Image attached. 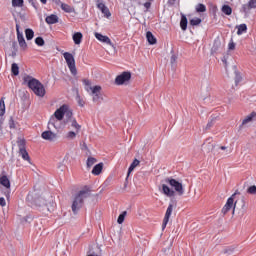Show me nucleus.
Masks as SVG:
<instances>
[{
  "label": "nucleus",
  "mask_w": 256,
  "mask_h": 256,
  "mask_svg": "<svg viewBox=\"0 0 256 256\" xmlns=\"http://www.w3.org/2000/svg\"><path fill=\"white\" fill-rule=\"evenodd\" d=\"M91 197V190L83 189L80 190L77 194H75L71 209L74 215H77L81 209H83V205H85V199Z\"/></svg>",
  "instance_id": "obj_1"
},
{
  "label": "nucleus",
  "mask_w": 256,
  "mask_h": 256,
  "mask_svg": "<svg viewBox=\"0 0 256 256\" xmlns=\"http://www.w3.org/2000/svg\"><path fill=\"white\" fill-rule=\"evenodd\" d=\"M240 207L243 213H247V202H245V197H242L240 200L233 201V196L228 198L226 204L222 208L223 215H227L228 211H231L232 209V215H235V209Z\"/></svg>",
  "instance_id": "obj_2"
},
{
  "label": "nucleus",
  "mask_w": 256,
  "mask_h": 256,
  "mask_svg": "<svg viewBox=\"0 0 256 256\" xmlns=\"http://www.w3.org/2000/svg\"><path fill=\"white\" fill-rule=\"evenodd\" d=\"M23 81L28 84L29 89H31L37 97H45V86H43L39 80L31 77L30 75H25L23 77Z\"/></svg>",
  "instance_id": "obj_3"
},
{
  "label": "nucleus",
  "mask_w": 256,
  "mask_h": 256,
  "mask_svg": "<svg viewBox=\"0 0 256 256\" xmlns=\"http://www.w3.org/2000/svg\"><path fill=\"white\" fill-rule=\"evenodd\" d=\"M83 83L86 87V91H91L92 93V101L96 103V105H101L103 101V95L101 94V86H91V81L84 79Z\"/></svg>",
  "instance_id": "obj_4"
},
{
  "label": "nucleus",
  "mask_w": 256,
  "mask_h": 256,
  "mask_svg": "<svg viewBox=\"0 0 256 256\" xmlns=\"http://www.w3.org/2000/svg\"><path fill=\"white\" fill-rule=\"evenodd\" d=\"M226 72L228 75H234L235 85H239L241 81H243V76L241 75V71L237 68L236 65H227Z\"/></svg>",
  "instance_id": "obj_5"
},
{
  "label": "nucleus",
  "mask_w": 256,
  "mask_h": 256,
  "mask_svg": "<svg viewBox=\"0 0 256 256\" xmlns=\"http://www.w3.org/2000/svg\"><path fill=\"white\" fill-rule=\"evenodd\" d=\"M164 183H168L170 187H173L178 195H183V193H185V190L183 189V184H181V182L177 181L176 179L166 178L164 179Z\"/></svg>",
  "instance_id": "obj_6"
},
{
  "label": "nucleus",
  "mask_w": 256,
  "mask_h": 256,
  "mask_svg": "<svg viewBox=\"0 0 256 256\" xmlns=\"http://www.w3.org/2000/svg\"><path fill=\"white\" fill-rule=\"evenodd\" d=\"M131 81V72L124 71L115 78V85H127Z\"/></svg>",
  "instance_id": "obj_7"
},
{
  "label": "nucleus",
  "mask_w": 256,
  "mask_h": 256,
  "mask_svg": "<svg viewBox=\"0 0 256 256\" xmlns=\"http://www.w3.org/2000/svg\"><path fill=\"white\" fill-rule=\"evenodd\" d=\"M0 183L3 185V187H6L7 190L4 192V195L7 201H9L11 197V181H9V178L4 175L0 177Z\"/></svg>",
  "instance_id": "obj_8"
},
{
  "label": "nucleus",
  "mask_w": 256,
  "mask_h": 256,
  "mask_svg": "<svg viewBox=\"0 0 256 256\" xmlns=\"http://www.w3.org/2000/svg\"><path fill=\"white\" fill-rule=\"evenodd\" d=\"M18 147L19 154L21 155L22 159H24V161H28V163H31V157H29V153L27 152V149H25V140H19Z\"/></svg>",
  "instance_id": "obj_9"
},
{
  "label": "nucleus",
  "mask_w": 256,
  "mask_h": 256,
  "mask_svg": "<svg viewBox=\"0 0 256 256\" xmlns=\"http://www.w3.org/2000/svg\"><path fill=\"white\" fill-rule=\"evenodd\" d=\"M16 33L19 46L23 51H25V49H27V42L25 41V37H23V33L19 31V25H16Z\"/></svg>",
  "instance_id": "obj_10"
},
{
  "label": "nucleus",
  "mask_w": 256,
  "mask_h": 256,
  "mask_svg": "<svg viewBox=\"0 0 256 256\" xmlns=\"http://www.w3.org/2000/svg\"><path fill=\"white\" fill-rule=\"evenodd\" d=\"M65 111H67V104H63L60 108H58L55 111V119H57V121H63V118L65 117Z\"/></svg>",
  "instance_id": "obj_11"
},
{
  "label": "nucleus",
  "mask_w": 256,
  "mask_h": 256,
  "mask_svg": "<svg viewBox=\"0 0 256 256\" xmlns=\"http://www.w3.org/2000/svg\"><path fill=\"white\" fill-rule=\"evenodd\" d=\"M171 213H173V204H169L164 219H163V223H162V229H165V227H167V223H169V219L171 217Z\"/></svg>",
  "instance_id": "obj_12"
},
{
  "label": "nucleus",
  "mask_w": 256,
  "mask_h": 256,
  "mask_svg": "<svg viewBox=\"0 0 256 256\" xmlns=\"http://www.w3.org/2000/svg\"><path fill=\"white\" fill-rule=\"evenodd\" d=\"M97 8L101 11V13L104 14V17H106V19H109V17H111V11H109V8L105 5V3L98 2Z\"/></svg>",
  "instance_id": "obj_13"
},
{
  "label": "nucleus",
  "mask_w": 256,
  "mask_h": 256,
  "mask_svg": "<svg viewBox=\"0 0 256 256\" xmlns=\"http://www.w3.org/2000/svg\"><path fill=\"white\" fill-rule=\"evenodd\" d=\"M42 139L45 141H55L57 139V134L53 133L51 130L44 131L41 134Z\"/></svg>",
  "instance_id": "obj_14"
},
{
  "label": "nucleus",
  "mask_w": 256,
  "mask_h": 256,
  "mask_svg": "<svg viewBox=\"0 0 256 256\" xmlns=\"http://www.w3.org/2000/svg\"><path fill=\"white\" fill-rule=\"evenodd\" d=\"M251 9H256V0H249L247 4L242 6V11L244 13H249Z\"/></svg>",
  "instance_id": "obj_15"
},
{
  "label": "nucleus",
  "mask_w": 256,
  "mask_h": 256,
  "mask_svg": "<svg viewBox=\"0 0 256 256\" xmlns=\"http://www.w3.org/2000/svg\"><path fill=\"white\" fill-rule=\"evenodd\" d=\"M45 22L48 25H55V23H59V16L51 14L45 18Z\"/></svg>",
  "instance_id": "obj_16"
},
{
  "label": "nucleus",
  "mask_w": 256,
  "mask_h": 256,
  "mask_svg": "<svg viewBox=\"0 0 256 256\" xmlns=\"http://www.w3.org/2000/svg\"><path fill=\"white\" fill-rule=\"evenodd\" d=\"M95 37L96 39H98V41H101V43H106V45H111V39L109 38V36H105L101 33H95Z\"/></svg>",
  "instance_id": "obj_17"
},
{
  "label": "nucleus",
  "mask_w": 256,
  "mask_h": 256,
  "mask_svg": "<svg viewBox=\"0 0 256 256\" xmlns=\"http://www.w3.org/2000/svg\"><path fill=\"white\" fill-rule=\"evenodd\" d=\"M162 192L164 195H166V197H175V191L169 188L167 184H162Z\"/></svg>",
  "instance_id": "obj_18"
},
{
  "label": "nucleus",
  "mask_w": 256,
  "mask_h": 256,
  "mask_svg": "<svg viewBox=\"0 0 256 256\" xmlns=\"http://www.w3.org/2000/svg\"><path fill=\"white\" fill-rule=\"evenodd\" d=\"M63 57L67 63V65H75V58L73 57V54L69 52H65L63 54Z\"/></svg>",
  "instance_id": "obj_19"
},
{
  "label": "nucleus",
  "mask_w": 256,
  "mask_h": 256,
  "mask_svg": "<svg viewBox=\"0 0 256 256\" xmlns=\"http://www.w3.org/2000/svg\"><path fill=\"white\" fill-rule=\"evenodd\" d=\"M72 39H73L75 45H81V42L83 41V33L75 32L72 36Z\"/></svg>",
  "instance_id": "obj_20"
},
{
  "label": "nucleus",
  "mask_w": 256,
  "mask_h": 256,
  "mask_svg": "<svg viewBox=\"0 0 256 256\" xmlns=\"http://www.w3.org/2000/svg\"><path fill=\"white\" fill-rule=\"evenodd\" d=\"M146 39L150 45H155V43H157V38H155L151 31L146 33Z\"/></svg>",
  "instance_id": "obj_21"
},
{
  "label": "nucleus",
  "mask_w": 256,
  "mask_h": 256,
  "mask_svg": "<svg viewBox=\"0 0 256 256\" xmlns=\"http://www.w3.org/2000/svg\"><path fill=\"white\" fill-rule=\"evenodd\" d=\"M102 171H103V162L94 166V168L92 169V174L93 175H101Z\"/></svg>",
  "instance_id": "obj_22"
},
{
  "label": "nucleus",
  "mask_w": 256,
  "mask_h": 256,
  "mask_svg": "<svg viewBox=\"0 0 256 256\" xmlns=\"http://www.w3.org/2000/svg\"><path fill=\"white\" fill-rule=\"evenodd\" d=\"M141 162L138 160V159H134V161L131 163L129 169H128V174H127V177H129V175H131V172L132 171H135V168L136 167H139V164Z\"/></svg>",
  "instance_id": "obj_23"
},
{
  "label": "nucleus",
  "mask_w": 256,
  "mask_h": 256,
  "mask_svg": "<svg viewBox=\"0 0 256 256\" xmlns=\"http://www.w3.org/2000/svg\"><path fill=\"white\" fill-rule=\"evenodd\" d=\"M64 116L66 117V123H69L73 119V112L69 109V105H67Z\"/></svg>",
  "instance_id": "obj_24"
},
{
  "label": "nucleus",
  "mask_w": 256,
  "mask_h": 256,
  "mask_svg": "<svg viewBox=\"0 0 256 256\" xmlns=\"http://www.w3.org/2000/svg\"><path fill=\"white\" fill-rule=\"evenodd\" d=\"M25 35H26L27 41H31V39H33V37H35V32L31 28H27L25 30Z\"/></svg>",
  "instance_id": "obj_25"
},
{
  "label": "nucleus",
  "mask_w": 256,
  "mask_h": 256,
  "mask_svg": "<svg viewBox=\"0 0 256 256\" xmlns=\"http://www.w3.org/2000/svg\"><path fill=\"white\" fill-rule=\"evenodd\" d=\"M237 29V35H243V33H247V24H240Z\"/></svg>",
  "instance_id": "obj_26"
},
{
  "label": "nucleus",
  "mask_w": 256,
  "mask_h": 256,
  "mask_svg": "<svg viewBox=\"0 0 256 256\" xmlns=\"http://www.w3.org/2000/svg\"><path fill=\"white\" fill-rule=\"evenodd\" d=\"M180 27L182 31H187V17L185 15H182L181 17Z\"/></svg>",
  "instance_id": "obj_27"
},
{
  "label": "nucleus",
  "mask_w": 256,
  "mask_h": 256,
  "mask_svg": "<svg viewBox=\"0 0 256 256\" xmlns=\"http://www.w3.org/2000/svg\"><path fill=\"white\" fill-rule=\"evenodd\" d=\"M207 141H210V140L209 139L206 140V142L203 144L204 149H206L208 152L213 151V149H215V144H213V142L207 143Z\"/></svg>",
  "instance_id": "obj_28"
},
{
  "label": "nucleus",
  "mask_w": 256,
  "mask_h": 256,
  "mask_svg": "<svg viewBox=\"0 0 256 256\" xmlns=\"http://www.w3.org/2000/svg\"><path fill=\"white\" fill-rule=\"evenodd\" d=\"M61 9L65 11V13H73V8L69 4L62 3Z\"/></svg>",
  "instance_id": "obj_29"
},
{
  "label": "nucleus",
  "mask_w": 256,
  "mask_h": 256,
  "mask_svg": "<svg viewBox=\"0 0 256 256\" xmlns=\"http://www.w3.org/2000/svg\"><path fill=\"white\" fill-rule=\"evenodd\" d=\"M253 117H255V112H252L250 115L246 116L242 121V125H247V123H251L253 121Z\"/></svg>",
  "instance_id": "obj_30"
},
{
  "label": "nucleus",
  "mask_w": 256,
  "mask_h": 256,
  "mask_svg": "<svg viewBox=\"0 0 256 256\" xmlns=\"http://www.w3.org/2000/svg\"><path fill=\"white\" fill-rule=\"evenodd\" d=\"M222 13H224L225 15H231V13H233V9L229 5H224L222 7Z\"/></svg>",
  "instance_id": "obj_31"
},
{
  "label": "nucleus",
  "mask_w": 256,
  "mask_h": 256,
  "mask_svg": "<svg viewBox=\"0 0 256 256\" xmlns=\"http://www.w3.org/2000/svg\"><path fill=\"white\" fill-rule=\"evenodd\" d=\"M5 98H1L0 100V117L5 115Z\"/></svg>",
  "instance_id": "obj_32"
},
{
  "label": "nucleus",
  "mask_w": 256,
  "mask_h": 256,
  "mask_svg": "<svg viewBox=\"0 0 256 256\" xmlns=\"http://www.w3.org/2000/svg\"><path fill=\"white\" fill-rule=\"evenodd\" d=\"M125 217H127V211H123V212L118 216L117 223H118L119 225H122V223L125 221Z\"/></svg>",
  "instance_id": "obj_33"
},
{
  "label": "nucleus",
  "mask_w": 256,
  "mask_h": 256,
  "mask_svg": "<svg viewBox=\"0 0 256 256\" xmlns=\"http://www.w3.org/2000/svg\"><path fill=\"white\" fill-rule=\"evenodd\" d=\"M205 11H207V6H205V4L196 5V12L197 13H205Z\"/></svg>",
  "instance_id": "obj_34"
},
{
  "label": "nucleus",
  "mask_w": 256,
  "mask_h": 256,
  "mask_svg": "<svg viewBox=\"0 0 256 256\" xmlns=\"http://www.w3.org/2000/svg\"><path fill=\"white\" fill-rule=\"evenodd\" d=\"M70 123H71V127L76 129L77 133H79V131L81 130V125H79V123H77V120L72 119V120H70Z\"/></svg>",
  "instance_id": "obj_35"
},
{
  "label": "nucleus",
  "mask_w": 256,
  "mask_h": 256,
  "mask_svg": "<svg viewBox=\"0 0 256 256\" xmlns=\"http://www.w3.org/2000/svg\"><path fill=\"white\" fill-rule=\"evenodd\" d=\"M101 255V248L99 246H95V251L90 250V254L88 256H99Z\"/></svg>",
  "instance_id": "obj_36"
},
{
  "label": "nucleus",
  "mask_w": 256,
  "mask_h": 256,
  "mask_svg": "<svg viewBox=\"0 0 256 256\" xmlns=\"http://www.w3.org/2000/svg\"><path fill=\"white\" fill-rule=\"evenodd\" d=\"M94 163H97V159L94 157H88L87 159V167L90 169V167H93Z\"/></svg>",
  "instance_id": "obj_37"
},
{
  "label": "nucleus",
  "mask_w": 256,
  "mask_h": 256,
  "mask_svg": "<svg viewBox=\"0 0 256 256\" xmlns=\"http://www.w3.org/2000/svg\"><path fill=\"white\" fill-rule=\"evenodd\" d=\"M190 25H192V27H195L197 25H201V18H193L190 20Z\"/></svg>",
  "instance_id": "obj_38"
},
{
  "label": "nucleus",
  "mask_w": 256,
  "mask_h": 256,
  "mask_svg": "<svg viewBox=\"0 0 256 256\" xmlns=\"http://www.w3.org/2000/svg\"><path fill=\"white\" fill-rule=\"evenodd\" d=\"M24 0H12V7H23Z\"/></svg>",
  "instance_id": "obj_39"
},
{
  "label": "nucleus",
  "mask_w": 256,
  "mask_h": 256,
  "mask_svg": "<svg viewBox=\"0 0 256 256\" xmlns=\"http://www.w3.org/2000/svg\"><path fill=\"white\" fill-rule=\"evenodd\" d=\"M35 43L38 47H43L45 45V40H43V37H37Z\"/></svg>",
  "instance_id": "obj_40"
},
{
  "label": "nucleus",
  "mask_w": 256,
  "mask_h": 256,
  "mask_svg": "<svg viewBox=\"0 0 256 256\" xmlns=\"http://www.w3.org/2000/svg\"><path fill=\"white\" fill-rule=\"evenodd\" d=\"M68 69L70 73L75 77L77 75V66L75 65H68Z\"/></svg>",
  "instance_id": "obj_41"
},
{
  "label": "nucleus",
  "mask_w": 256,
  "mask_h": 256,
  "mask_svg": "<svg viewBox=\"0 0 256 256\" xmlns=\"http://www.w3.org/2000/svg\"><path fill=\"white\" fill-rule=\"evenodd\" d=\"M11 71H12V75H14V76L19 75V66L12 65Z\"/></svg>",
  "instance_id": "obj_42"
},
{
  "label": "nucleus",
  "mask_w": 256,
  "mask_h": 256,
  "mask_svg": "<svg viewBox=\"0 0 256 256\" xmlns=\"http://www.w3.org/2000/svg\"><path fill=\"white\" fill-rule=\"evenodd\" d=\"M247 193H249L250 195H256V186H255V185L250 186V187L247 189Z\"/></svg>",
  "instance_id": "obj_43"
},
{
  "label": "nucleus",
  "mask_w": 256,
  "mask_h": 256,
  "mask_svg": "<svg viewBox=\"0 0 256 256\" xmlns=\"http://www.w3.org/2000/svg\"><path fill=\"white\" fill-rule=\"evenodd\" d=\"M75 137H77V133L70 131L67 133L66 138L67 139H75Z\"/></svg>",
  "instance_id": "obj_44"
},
{
  "label": "nucleus",
  "mask_w": 256,
  "mask_h": 256,
  "mask_svg": "<svg viewBox=\"0 0 256 256\" xmlns=\"http://www.w3.org/2000/svg\"><path fill=\"white\" fill-rule=\"evenodd\" d=\"M28 2L32 5V7H34V9H39V3L35 0H28Z\"/></svg>",
  "instance_id": "obj_45"
},
{
  "label": "nucleus",
  "mask_w": 256,
  "mask_h": 256,
  "mask_svg": "<svg viewBox=\"0 0 256 256\" xmlns=\"http://www.w3.org/2000/svg\"><path fill=\"white\" fill-rule=\"evenodd\" d=\"M55 123H57V120H55V118L50 119L48 123V129H51V127H55Z\"/></svg>",
  "instance_id": "obj_46"
},
{
  "label": "nucleus",
  "mask_w": 256,
  "mask_h": 256,
  "mask_svg": "<svg viewBox=\"0 0 256 256\" xmlns=\"http://www.w3.org/2000/svg\"><path fill=\"white\" fill-rule=\"evenodd\" d=\"M228 49H229L230 51L235 50V42H229V44H228Z\"/></svg>",
  "instance_id": "obj_47"
},
{
  "label": "nucleus",
  "mask_w": 256,
  "mask_h": 256,
  "mask_svg": "<svg viewBox=\"0 0 256 256\" xmlns=\"http://www.w3.org/2000/svg\"><path fill=\"white\" fill-rule=\"evenodd\" d=\"M5 205H7V202H5V198L1 197L0 198V206L5 207Z\"/></svg>",
  "instance_id": "obj_48"
},
{
  "label": "nucleus",
  "mask_w": 256,
  "mask_h": 256,
  "mask_svg": "<svg viewBox=\"0 0 256 256\" xmlns=\"http://www.w3.org/2000/svg\"><path fill=\"white\" fill-rule=\"evenodd\" d=\"M213 125H215V122L213 120H211L210 122H208V124L206 125V129H210Z\"/></svg>",
  "instance_id": "obj_49"
},
{
  "label": "nucleus",
  "mask_w": 256,
  "mask_h": 256,
  "mask_svg": "<svg viewBox=\"0 0 256 256\" xmlns=\"http://www.w3.org/2000/svg\"><path fill=\"white\" fill-rule=\"evenodd\" d=\"M9 125H10V128H11V129H14V127H15V122L13 121V118L10 119Z\"/></svg>",
  "instance_id": "obj_50"
},
{
  "label": "nucleus",
  "mask_w": 256,
  "mask_h": 256,
  "mask_svg": "<svg viewBox=\"0 0 256 256\" xmlns=\"http://www.w3.org/2000/svg\"><path fill=\"white\" fill-rule=\"evenodd\" d=\"M236 195H241V193L239 192V190H236L234 194H232L233 197V201H235V197Z\"/></svg>",
  "instance_id": "obj_51"
},
{
  "label": "nucleus",
  "mask_w": 256,
  "mask_h": 256,
  "mask_svg": "<svg viewBox=\"0 0 256 256\" xmlns=\"http://www.w3.org/2000/svg\"><path fill=\"white\" fill-rule=\"evenodd\" d=\"M234 249L233 248H229L225 250V253H233Z\"/></svg>",
  "instance_id": "obj_52"
},
{
  "label": "nucleus",
  "mask_w": 256,
  "mask_h": 256,
  "mask_svg": "<svg viewBox=\"0 0 256 256\" xmlns=\"http://www.w3.org/2000/svg\"><path fill=\"white\" fill-rule=\"evenodd\" d=\"M176 59H177V57H176L175 55H173V56L171 57V63H175Z\"/></svg>",
  "instance_id": "obj_53"
},
{
  "label": "nucleus",
  "mask_w": 256,
  "mask_h": 256,
  "mask_svg": "<svg viewBox=\"0 0 256 256\" xmlns=\"http://www.w3.org/2000/svg\"><path fill=\"white\" fill-rule=\"evenodd\" d=\"M144 7H146V9H149V7H151V3H149V2L145 3Z\"/></svg>",
  "instance_id": "obj_54"
},
{
  "label": "nucleus",
  "mask_w": 256,
  "mask_h": 256,
  "mask_svg": "<svg viewBox=\"0 0 256 256\" xmlns=\"http://www.w3.org/2000/svg\"><path fill=\"white\" fill-rule=\"evenodd\" d=\"M42 5H47V0H40Z\"/></svg>",
  "instance_id": "obj_55"
},
{
  "label": "nucleus",
  "mask_w": 256,
  "mask_h": 256,
  "mask_svg": "<svg viewBox=\"0 0 256 256\" xmlns=\"http://www.w3.org/2000/svg\"><path fill=\"white\" fill-rule=\"evenodd\" d=\"M83 148L86 149V150L89 149V148L87 147V144H85V143L83 144Z\"/></svg>",
  "instance_id": "obj_56"
},
{
  "label": "nucleus",
  "mask_w": 256,
  "mask_h": 256,
  "mask_svg": "<svg viewBox=\"0 0 256 256\" xmlns=\"http://www.w3.org/2000/svg\"><path fill=\"white\" fill-rule=\"evenodd\" d=\"M220 149H221L222 151H225V149H227V147L221 146Z\"/></svg>",
  "instance_id": "obj_57"
},
{
  "label": "nucleus",
  "mask_w": 256,
  "mask_h": 256,
  "mask_svg": "<svg viewBox=\"0 0 256 256\" xmlns=\"http://www.w3.org/2000/svg\"><path fill=\"white\" fill-rule=\"evenodd\" d=\"M79 106L83 107V102L82 101H79Z\"/></svg>",
  "instance_id": "obj_58"
},
{
  "label": "nucleus",
  "mask_w": 256,
  "mask_h": 256,
  "mask_svg": "<svg viewBox=\"0 0 256 256\" xmlns=\"http://www.w3.org/2000/svg\"><path fill=\"white\" fill-rule=\"evenodd\" d=\"M12 65H17L16 63H13Z\"/></svg>",
  "instance_id": "obj_59"
}]
</instances>
